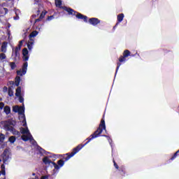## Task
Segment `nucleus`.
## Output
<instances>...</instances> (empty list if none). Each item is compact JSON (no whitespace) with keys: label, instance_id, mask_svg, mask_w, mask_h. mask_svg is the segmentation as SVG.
Returning <instances> with one entry per match:
<instances>
[{"label":"nucleus","instance_id":"f704fd0d","mask_svg":"<svg viewBox=\"0 0 179 179\" xmlns=\"http://www.w3.org/2000/svg\"><path fill=\"white\" fill-rule=\"evenodd\" d=\"M3 92H4V93H6V92H8V87H3Z\"/></svg>","mask_w":179,"mask_h":179},{"label":"nucleus","instance_id":"20e7f679","mask_svg":"<svg viewBox=\"0 0 179 179\" xmlns=\"http://www.w3.org/2000/svg\"><path fill=\"white\" fill-rule=\"evenodd\" d=\"M128 57H134V55H131V51L128 50H124L122 55L119 58V62L117 63L115 75H117V72H118V69H120V66H121V63L126 62Z\"/></svg>","mask_w":179,"mask_h":179},{"label":"nucleus","instance_id":"cd10ccee","mask_svg":"<svg viewBox=\"0 0 179 179\" xmlns=\"http://www.w3.org/2000/svg\"><path fill=\"white\" fill-rule=\"evenodd\" d=\"M113 164H114V167L116 169V170H119L120 166H118V164H117V162H115V159H113Z\"/></svg>","mask_w":179,"mask_h":179},{"label":"nucleus","instance_id":"2eb2a0df","mask_svg":"<svg viewBox=\"0 0 179 179\" xmlns=\"http://www.w3.org/2000/svg\"><path fill=\"white\" fill-rule=\"evenodd\" d=\"M21 134H22L23 135H24V134H27V135H30V131H29V128H21Z\"/></svg>","mask_w":179,"mask_h":179},{"label":"nucleus","instance_id":"79ce46f5","mask_svg":"<svg viewBox=\"0 0 179 179\" xmlns=\"http://www.w3.org/2000/svg\"><path fill=\"white\" fill-rule=\"evenodd\" d=\"M8 36H9V35L10 34V31H8Z\"/></svg>","mask_w":179,"mask_h":179},{"label":"nucleus","instance_id":"6ab92c4d","mask_svg":"<svg viewBox=\"0 0 179 179\" xmlns=\"http://www.w3.org/2000/svg\"><path fill=\"white\" fill-rule=\"evenodd\" d=\"M8 141L11 143H15L16 142V137L15 136H11L8 138Z\"/></svg>","mask_w":179,"mask_h":179},{"label":"nucleus","instance_id":"a211bd4d","mask_svg":"<svg viewBox=\"0 0 179 179\" xmlns=\"http://www.w3.org/2000/svg\"><path fill=\"white\" fill-rule=\"evenodd\" d=\"M33 44H34V40L29 41L27 43L28 49L30 50L31 48H33Z\"/></svg>","mask_w":179,"mask_h":179},{"label":"nucleus","instance_id":"aec40b11","mask_svg":"<svg viewBox=\"0 0 179 179\" xmlns=\"http://www.w3.org/2000/svg\"><path fill=\"white\" fill-rule=\"evenodd\" d=\"M20 50H22V46L18 45L15 48V57H17V55L19 54V51H20Z\"/></svg>","mask_w":179,"mask_h":179},{"label":"nucleus","instance_id":"c85d7f7f","mask_svg":"<svg viewBox=\"0 0 179 179\" xmlns=\"http://www.w3.org/2000/svg\"><path fill=\"white\" fill-rule=\"evenodd\" d=\"M17 97H19L20 103H24V98H23V96H22V95L18 96Z\"/></svg>","mask_w":179,"mask_h":179},{"label":"nucleus","instance_id":"bb28decb","mask_svg":"<svg viewBox=\"0 0 179 179\" xmlns=\"http://www.w3.org/2000/svg\"><path fill=\"white\" fill-rule=\"evenodd\" d=\"M5 141V134L0 133V142Z\"/></svg>","mask_w":179,"mask_h":179},{"label":"nucleus","instance_id":"473e14b6","mask_svg":"<svg viewBox=\"0 0 179 179\" xmlns=\"http://www.w3.org/2000/svg\"><path fill=\"white\" fill-rule=\"evenodd\" d=\"M1 174H2V176H6V171L1 169Z\"/></svg>","mask_w":179,"mask_h":179},{"label":"nucleus","instance_id":"f257e3e1","mask_svg":"<svg viewBox=\"0 0 179 179\" xmlns=\"http://www.w3.org/2000/svg\"><path fill=\"white\" fill-rule=\"evenodd\" d=\"M106 131V120H104V116L103 118L101 120V122L99 124V127L94 132V134H91L87 138V141L84 144H80L76 148H73L71 152L66 153L64 157L62 159H59L57 161V163L54 162L53 166L55 169V170H59L61 167L65 164V162H68L71 157H73L74 155H76L83 148H85L90 141H93V139H95V138H99V136H103L104 138H107L109 143H111L113 142V140L110 139V136L103 134V131Z\"/></svg>","mask_w":179,"mask_h":179},{"label":"nucleus","instance_id":"37998d69","mask_svg":"<svg viewBox=\"0 0 179 179\" xmlns=\"http://www.w3.org/2000/svg\"><path fill=\"white\" fill-rule=\"evenodd\" d=\"M32 176H36V173H32Z\"/></svg>","mask_w":179,"mask_h":179},{"label":"nucleus","instance_id":"dca6fc26","mask_svg":"<svg viewBox=\"0 0 179 179\" xmlns=\"http://www.w3.org/2000/svg\"><path fill=\"white\" fill-rule=\"evenodd\" d=\"M20 76H16L15 78V85L17 87H19V85H20Z\"/></svg>","mask_w":179,"mask_h":179},{"label":"nucleus","instance_id":"423d86ee","mask_svg":"<svg viewBox=\"0 0 179 179\" xmlns=\"http://www.w3.org/2000/svg\"><path fill=\"white\" fill-rule=\"evenodd\" d=\"M124 13H120L119 15H117V22L115 24V25L113 27V30H115V29H117V27H118V24H120V23H121V22H122L124 20Z\"/></svg>","mask_w":179,"mask_h":179},{"label":"nucleus","instance_id":"8fccbe9b","mask_svg":"<svg viewBox=\"0 0 179 179\" xmlns=\"http://www.w3.org/2000/svg\"><path fill=\"white\" fill-rule=\"evenodd\" d=\"M0 176H1V171H0Z\"/></svg>","mask_w":179,"mask_h":179},{"label":"nucleus","instance_id":"f03ea898","mask_svg":"<svg viewBox=\"0 0 179 179\" xmlns=\"http://www.w3.org/2000/svg\"><path fill=\"white\" fill-rule=\"evenodd\" d=\"M55 5L57 8H59L60 9H64V10H66L69 15H71V16H76L77 19L83 20L85 23H87V16L78 11H76L73 8H68L66 6H62V0H55Z\"/></svg>","mask_w":179,"mask_h":179},{"label":"nucleus","instance_id":"4be33fe9","mask_svg":"<svg viewBox=\"0 0 179 179\" xmlns=\"http://www.w3.org/2000/svg\"><path fill=\"white\" fill-rule=\"evenodd\" d=\"M8 96L10 97H13V90H12V87H8Z\"/></svg>","mask_w":179,"mask_h":179},{"label":"nucleus","instance_id":"f3484780","mask_svg":"<svg viewBox=\"0 0 179 179\" xmlns=\"http://www.w3.org/2000/svg\"><path fill=\"white\" fill-rule=\"evenodd\" d=\"M4 113L6 114V115H9V113H10V106H4Z\"/></svg>","mask_w":179,"mask_h":179},{"label":"nucleus","instance_id":"09e8293b","mask_svg":"<svg viewBox=\"0 0 179 179\" xmlns=\"http://www.w3.org/2000/svg\"><path fill=\"white\" fill-rule=\"evenodd\" d=\"M0 6H3V5H0Z\"/></svg>","mask_w":179,"mask_h":179},{"label":"nucleus","instance_id":"5701e85b","mask_svg":"<svg viewBox=\"0 0 179 179\" xmlns=\"http://www.w3.org/2000/svg\"><path fill=\"white\" fill-rule=\"evenodd\" d=\"M177 156H179V150L174 153L170 160H174L177 157Z\"/></svg>","mask_w":179,"mask_h":179},{"label":"nucleus","instance_id":"3c124183","mask_svg":"<svg viewBox=\"0 0 179 179\" xmlns=\"http://www.w3.org/2000/svg\"><path fill=\"white\" fill-rule=\"evenodd\" d=\"M2 160H1V159H0V162H1Z\"/></svg>","mask_w":179,"mask_h":179},{"label":"nucleus","instance_id":"7ed1b4c3","mask_svg":"<svg viewBox=\"0 0 179 179\" xmlns=\"http://www.w3.org/2000/svg\"><path fill=\"white\" fill-rule=\"evenodd\" d=\"M13 113H18L20 121H22V127H27V122H26V115H24V104L22 106H15L13 107Z\"/></svg>","mask_w":179,"mask_h":179},{"label":"nucleus","instance_id":"7c9ffc66","mask_svg":"<svg viewBox=\"0 0 179 179\" xmlns=\"http://www.w3.org/2000/svg\"><path fill=\"white\" fill-rule=\"evenodd\" d=\"M13 135H20V132H19V131L16 130V129H15L14 131H13Z\"/></svg>","mask_w":179,"mask_h":179},{"label":"nucleus","instance_id":"1a4fd4ad","mask_svg":"<svg viewBox=\"0 0 179 179\" xmlns=\"http://www.w3.org/2000/svg\"><path fill=\"white\" fill-rule=\"evenodd\" d=\"M21 139L24 141V142H27V141H33V136H31V134H28V136H26L23 134L21 136Z\"/></svg>","mask_w":179,"mask_h":179},{"label":"nucleus","instance_id":"a19ab883","mask_svg":"<svg viewBox=\"0 0 179 179\" xmlns=\"http://www.w3.org/2000/svg\"><path fill=\"white\" fill-rule=\"evenodd\" d=\"M3 155H6V150H5L4 151H3Z\"/></svg>","mask_w":179,"mask_h":179},{"label":"nucleus","instance_id":"58836bf2","mask_svg":"<svg viewBox=\"0 0 179 179\" xmlns=\"http://www.w3.org/2000/svg\"><path fill=\"white\" fill-rule=\"evenodd\" d=\"M38 22H41V19H40V17L35 20V23H38Z\"/></svg>","mask_w":179,"mask_h":179},{"label":"nucleus","instance_id":"9d476101","mask_svg":"<svg viewBox=\"0 0 179 179\" xmlns=\"http://www.w3.org/2000/svg\"><path fill=\"white\" fill-rule=\"evenodd\" d=\"M118 170L121 176H125V174H127V171H125V166H121Z\"/></svg>","mask_w":179,"mask_h":179},{"label":"nucleus","instance_id":"c756f323","mask_svg":"<svg viewBox=\"0 0 179 179\" xmlns=\"http://www.w3.org/2000/svg\"><path fill=\"white\" fill-rule=\"evenodd\" d=\"M45 16V13L42 12L39 16V18L43 20L44 19Z\"/></svg>","mask_w":179,"mask_h":179},{"label":"nucleus","instance_id":"b1692460","mask_svg":"<svg viewBox=\"0 0 179 179\" xmlns=\"http://www.w3.org/2000/svg\"><path fill=\"white\" fill-rule=\"evenodd\" d=\"M177 156H179V150L174 153L170 160H174L177 157Z\"/></svg>","mask_w":179,"mask_h":179},{"label":"nucleus","instance_id":"39448f33","mask_svg":"<svg viewBox=\"0 0 179 179\" xmlns=\"http://www.w3.org/2000/svg\"><path fill=\"white\" fill-rule=\"evenodd\" d=\"M28 66H29V64L27 63V62H25L22 66V70L17 71V75L18 76H23V75H26V73L27 72Z\"/></svg>","mask_w":179,"mask_h":179},{"label":"nucleus","instance_id":"393cba45","mask_svg":"<svg viewBox=\"0 0 179 179\" xmlns=\"http://www.w3.org/2000/svg\"><path fill=\"white\" fill-rule=\"evenodd\" d=\"M10 69L13 71L16 68V63L15 62H10Z\"/></svg>","mask_w":179,"mask_h":179},{"label":"nucleus","instance_id":"49530a36","mask_svg":"<svg viewBox=\"0 0 179 179\" xmlns=\"http://www.w3.org/2000/svg\"><path fill=\"white\" fill-rule=\"evenodd\" d=\"M11 83H12V85H13V83H14L13 81H11Z\"/></svg>","mask_w":179,"mask_h":179},{"label":"nucleus","instance_id":"e433bc0d","mask_svg":"<svg viewBox=\"0 0 179 179\" xmlns=\"http://www.w3.org/2000/svg\"><path fill=\"white\" fill-rule=\"evenodd\" d=\"M4 12H5V15H6V13H8V12H9V10H8V8H3Z\"/></svg>","mask_w":179,"mask_h":179},{"label":"nucleus","instance_id":"a18cd8bd","mask_svg":"<svg viewBox=\"0 0 179 179\" xmlns=\"http://www.w3.org/2000/svg\"><path fill=\"white\" fill-rule=\"evenodd\" d=\"M0 101H2V98H0Z\"/></svg>","mask_w":179,"mask_h":179},{"label":"nucleus","instance_id":"72a5a7b5","mask_svg":"<svg viewBox=\"0 0 179 179\" xmlns=\"http://www.w3.org/2000/svg\"><path fill=\"white\" fill-rule=\"evenodd\" d=\"M23 43H24V40L20 41L18 46L22 47V45H23Z\"/></svg>","mask_w":179,"mask_h":179},{"label":"nucleus","instance_id":"412c9836","mask_svg":"<svg viewBox=\"0 0 179 179\" xmlns=\"http://www.w3.org/2000/svg\"><path fill=\"white\" fill-rule=\"evenodd\" d=\"M6 128L7 129V131H10V132H13L14 130L15 129L13 126H10V125H6Z\"/></svg>","mask_w":179,"mask_h":179},{"label":"nucleus","instance_id":"2f4dec72","mask_svg":"<svg viewBox=\"0 0 179 179\" xmlns=\"http://www.w3.org/2000/svg\"><path fill=\"white\" fill-rule=\"evenodd\" d=\"M5 107V103L3 102H0V110H2Z\"/></svg>","mask_w":179,"mask_h":179},{"label":"nucleus","instance_id":"de8ad7c7","mask_svg":"<svg viewBox=\"0 0 179 179\" xmlns=\"http://www.w3.org/2000/svg\"><path fill=\"white\" fill-rule=\"evenodd\" d=\"M41 150L44 151V150L43 148H41Z\"/></svg>","mask_w":179,"mask_h":179},{"label":"nucleus","instance_id":"ea45409f","mask_svg":"<svg viewBox=\"0 0 179 179\" xmlns=\"http://www.w3.org/2000/svg\"><path fill=\"white\" fill-rule=\"evenodd\" d=\"M1 170H5V164H1Z\"/></svg>","mask_w":179,"mask_h":179},{"label":"nucleus","instance_id":"c03bdc74","mask_svg":"<svg viewBox=\"0 0 179 179\" xmlns=\"http://www.w3.org/2000/svg\"><path fill=\"white\" fill-rule=\"evenodd\" d=\"M38 13H40V10H38Z\"/></svg>","mask_w":179,"mask_h":179},{"label":"nucleus","instance_id":"0eeeda50","mask_svg":"<svg viewBox=\"0 0 179 179\" xmlns=\"http://www.w3.org/2000/svg\"><path fill=\"white\" fill-rule=\"evenodd\" d=\"M100 22V20L96 17L90 18L88 20V23H90V24H92V26H97V24H99Z\"/></svg>","mask_w":179,"mask_h":179},{"label":"nucleus","instance_id":"a878e982","mask_svg":"<svg viewBox=\"0 0 179 179\" xmlns=\"http://www.w3.org/2000/svg\"><path fill=\"white\" fill-rule=\"evenodd\" d=\"M3 59H6V55L5 53L0 54V61H3Z\"/></svg>","mask_w":179,"mask_h":179},{"label":"nucleus","instance_id":"c9c22d12","mask_svg":"<svg viewBox=\"0 0 179 179\" xmlns=\"http://www.w3.org/2000/svg\"><path fill=\"white\" fill-rule=\"evenodd\" d=\"M54 19V15H50L48 17V20H52Z\"/></svg>","mask_w":179,"mask_h":179},{"label":"nucleus","instance_id":"4468645a","mask_svg":"<svg viewBox=\"0 0 179 179\" xmlns=\"http://www.w3.org/2000/svg\"><path fill=\"white\" fill-rule=\"evenodd\" d=\"M15 96L16 97L22 96V87H17V88L15 90Z\"/></svg>","mask_w":179,"mask_h":179},{"label":"nucleus","instance_id":"4c0bfd02","mask_svg":"<svg viewBox=\"0 0 179 179\" xmlns=\"http://www.w3.org/2000/svg\"><path fill=\"white\" fill-rule=\"evenodd\" d=\"M41 179H48V176H43L41 177Z\"/></svg>","mask_w":179,"mask_h":179},{"label":"nucleus","instance_id":"6e6552de","mask_svg":"<svg viewBox=\"0 0 179 179\" xmlns=\"http://www.w3.org/2000/svg\"><path fill=\"white\" fill-rule=\"evenodd\" d=\"M22 55L23 61H29V50H27V48H25L22 50Z\"/></svg>","mask_w":179,"mask_h":179},{"label":"nucleus","instance_id":"f8f14e48","mask_svg":"<svg viewBox=\"0 0 179 179\" xmlns=\"http://www.w3.org/2000/svg\"><path fill=\"white\" fill-rule=\"evenodd\" d=\"M43 162L45 164H53V163H54V162H52L50 159H48V157H45L43 159Z\"/></svg>","mask_w":179,"mask_h":179},{"label":"nucleus","instance_id":"ddd939ff","mask_svg":"<svg viewBox=\"0 0 179 179\" xmlns=\"http://www.w3.org/2000/svg\"><path fill=\"white\" fill-rule=\"evenodd\" d=\"M37 34H38V31H32L30 34H29V40L30 41H33V37H36V36H37Z\"/></svg>","mask_w":179,"mask_h":179},{"label":"nucleus","instance_id":"9b49d317","mask_svg":"<svg viewBox=\"0 0 179 179\" xmlns=\"http://www.w3.org/2000/svg\"><path fill=\"white\" fill-rule=\"evenodd\" d=\"M6 47H8V42L6 41L3 42L1 45V52H6Z\"/></svg>","mask_w":179,"mask_h":179}]
</instances>
